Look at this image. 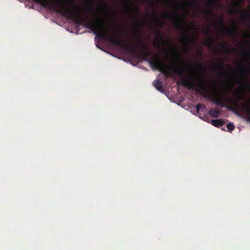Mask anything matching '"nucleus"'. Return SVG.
Segmentation results:
<instances>
[{
	"instance_id": "obj_26",
	"label": "nucleus",
	"mask_w": 250,
	"mask_h": 250,
	"mask_svg": "<svg viewBox=\"0 0 250 250\" xmlns=\"http://www.w3.org/2000/svg\"><path fill=\"white\" fill-rule=\"evenodd\" d=\"M249 10H250V7H249Z\"/></svg>"
},
{
	"instance_id": "obj_16",
	"label": "nucleus",
	"mask_w": 250,
	"mask_h": 250,
	"mask_svg": "<svg viewBox=\"0 0 250 250\" xmlns=\"http://www.w3.org/2000/svg\"><path fill=\"white\" fill-rule=\"evenodd\" d=\"M187 4L191 7L195 8L200 7V5L197 4V0H195L194 1H187Z\"/></svg>"
},
{
	"instance_id": "obj_22",
	"label": "nucleus",
	"mask_w": 250,
	"mask_h": 250,
	"mask_svg": "<svg viewBox=\"0 0 250 250\" xmlns=\"http://www.w3.org/2000/svg\"><path fill=\"white\" fill-rule=\"evenodd\" d=\"M143 0L145 2L150 3H151L153 5L154 4V1H153V0Z\"/></svg>"
},
{
	"instance_id": "obj_3",
	"label": "nucleus",
	"mask_w": 250,
	"mask_h": 250,
	"mask_svg": "<svg viewBox=\"0 0 250 250\" xmlns=\"http://www.w3.org/2000/svg\"><path fill=\"white\" fill-rule=\"evenodd\" d=\"M149 63L153 68L159 70L167 77L174 78L173 74L183 76V72L181 66L177 64L166 66L158 57L150 59Z\"/></svg>"
},
{
	"instance_id": "obj_11",
	"label": "nucleus",
	"mask_w": 250,
	"mask_h": 250,
	"mask_svg": "<svg viewBox=\"0 0 250 250\" xmlns=\"http://www.w3.org/2000/svg\"><path fill=\"white\" fill-rule=\"evenodd\" d=\"M221 47L227 53H229L231 51H235L234 48L231 47L229 45L224 43L221 44Z\"/></svg>"
},
{
	"instance_id": "obj_21",
	"label": "nucleus",
	"mask_w": 250,
	"mask_h": 250,
	"mask_svg": "<svg viewBox=\"0 0 250 250\" xmlns=\"http://www.w3.org/2000/svg\"><path fill=\"white\" fill-rule=\"evenodd\" d=\"M244 55L247 57L250 58V51H245Z\"/></svg>"
},
{
	"instance_id": "obj_9",
	"label": "nucleus",
	"mask_w": 250,
	"mask_h": 250,
	"mask_svg": "<svg viewBox=\"0 0 250 250\" xmlns=\"http://www.w3.org/2000/svg\"><path fill=\"white\" fill-rule=\"evenodd\" d=\"M212 68L214 71H220L221 74H224L226 73L224 69V63L222 61L216 64L213 65Z\"/></svg>"
},
{
	"instance_id": "obj_14",
	"label": "nucleus",
	"mask_w": 250,
	"mask_h": 250,
	"mask_svg": "<svg viewBox=\"0 0 250 250\" xmlns=\"http://www.w3.org/2000/svg\"><path fill=\"white\" fill-rule=\"evenodd\" d=\"M211 125L216 127L222 126L224 125V122L219 119L212 120Z\"/></svg>"
},
{
	"instance_id": "obj_25",
	"label": "nucleus",
	"mask_w": 250,
	"mask_h": 250,
	"mask_svg": "<svg viewBox=\"0 0 250 250\" xmlns=\"http://www.w3.org/2000/svg\"><path fill=\"white\" fill-rule=\"evenodd\" d=\"M177 84H180V81H178V82H177Z\"/></svg>"
},
{
	"instance_id": "obj_15",
	"label": "nucleus",
	"mask_w": 250,
	"mask_h": 250,
	"mask_svg": "<svg viewBox=\"0 0 250 250\" xmlns=\"http://www.w3.org/2000/svg\"><path fill=\"white\" fill-rule=\"evenodd\" d=\"M241 13L243 15V19H247L249 21H250V13L244 9H242L241 10Z\"/></svg>"
},
{
	"instance_id": "obj_19",
	"label": "nucleus",
	"mask_w": 250,
	"mask_h": 250,
	"mask_svg": "<svg viewBox=\"0 0 250 250\" xmlns=\"http://www.w3.org/2000/svg\"><path fill=\"white\" fill-rule=\"evenodd\" d=\"M150 15L152 18L154 19L156 21L159 22V20L155 12H153L152 13L150 14Z\"/></svg>"
},
{
	"instance_id": "obj_1",
	"label": "nucleus",
	"mask_w": 250,
	"mask_h": 250,
	"mask_svg": "<svg viewBox=\"0 0 250 250\" xmlns=\"http://www.w3.org/2000/svg\"><path fill=\"white\" fill-rule=\"evenodd\" d=\"M165 17L166 18L173 19L177 24V27L179 30L182 32L184 36L182 38V41L187 46H189L192 42L193 40L188 37V33L189 29H194V25L191 23L189 26L185 17L181 16L177 10L173 11L170 14H165Z\"/></svg>"
},
{
	"instance_id": "obj_10",
	"label": "nucleus",
	"mask_w": 250,
	"mask_h": 250,
	"mask_svg": "<svg viewBox=\"0 0 250 250\" xmlns=\"http://www.w3.org/2000/svg\"><path fill=\"white\" fill-rule=\"evenodd\" d=\"M244 0H234V4L235 5L234 8H232L229 10V12L230 14L237 13L238 12V8L240 6L241 3L243 2Z\"/></svg>"
},
{
	"instance_id": "obj_4",
	"label": "nucleus",
	"mask_w": 250,
	"mask_h": 250,
	"mask_svg": "<svg viewBox=\"0 0 250 250\" xmlns=\"http://www.w3.org/2000/svg\"><path fill=\"white\" fill-rule=\"evenodd\" d=\"M220 22L222 25V32L224 34L229 35H233L235 37L237 36L238 33V25L236 22L232 21V25L231 28H228L226 27L224 25V21L223 17L220 18Z\"/></svg>"
},
{
	"instance_id": "obj_12",
	"label": "nucleus",
	"mask_w": 250,
	"mask_h": 250,
	"mask_svg": "<svg viewBox=\"0 0 250 250\" xmlns=\"http://www.w3.org/2000/svg\"><path fill=\"white\" fill-rule=\"evenodd\" d=\"M154 87L160 92H164V87L162 84V82L160 80H157L154 82Z\"/></svg>"
},
{
	"instance_id": "obj_24",
	"label": "nucleus",
	"mask_w": 250,
	"mask_h": 250,
	"mask_svg": "<svg viewBox=\"0 0 250 250\" xmlns=\"http://www.w3.org/2000/svg\"><path fill=\"white\" fill-rule=\"evenodd\" d=\"M246 36H247V38H248V39H249V38H250V35H249V34H247V35H246Z\"/></svg>"
},
{
	"instance_id": "obj_7",
	"label": "nucleus",
	"mask_w": 250,
	"mask_h": 250,
	"mask_svg": "<svg viewBox=\"0 0 250 250\" xmlns=\"http://www.w3.org/2000/svg\"><path fill=\"white\" fill-rule=\"evenodd\" d=\"M218 0H209L208 1V7L206 10L205 16L206 17H212L213 15V12L212 10L211 9L210 6L216 4Z\"/></svg>"
},
{
	"instance_id": "obj_27",
	"label": "nucleus",
	"mask_w": 250,
	"mask_h": 250,
	"mask_svg": "<svg viewBox=\"0 0 250 250\" xmlns=\"http://www.w3.org/2000/svg\"><path fill=\"white\" fill-rule=\"evenodd\" d=\"M174 1H175L176 0H173Z\"/></svg>"
},
{
	"instance_id": "obj_5",
	"label": "nucleus",
	"mask_w": 250,
	"mask_h": 250,
	"mask_svg": "<svg viewBox=\"0 0 250 250\" xmlns=\"http://www.w3.org/2000/svg\"><path fill=\"white\" fill-rule=\"evenodd\" d=\"M156 39L158 42V43L156 46V47H160V43H159L160 41L163 42L168 44L172 48L175 54L178 58L180 57V54H179L177 48L175 46L172 45V44L169 41H167L166 42H164V40H163V36L160 32L157 31L156 34Z\"/></svg>"
},
{
	"instance_id": "obj_18",
	"label": "nucleus",
	"mask_w": 250,
	"mask_h": 250,
	"mask_svg": "<svg viewBox=\"0 0 250 250\" xmlns=\"http://www.w3.org/2000/svg\"><path fill=\"white\" fill-rule=\"evenodd\" d=\"M206 107L205 105L202 104H198L196 106L197 112H199L201 109H204Z\"/></svg>"
},
{
	"instance_id": "obj_2",
	"label": "nucleus",
	"mask_w": 250,
	"mask_h": 250,
	"mask_svg": "<svg viewBox=\"0 0 250 250\" xmlns=\"http://www.w3.org/2000/svg\"><path fill=\"white\" fill-rule=\"evenodd\" d=\"M181 83L185 87L194 89L203 95L205 96L208 90L206 80L202 77L194 74L190 75V79L182 77Z\"/></svg>"
},
{
	"instance_id": "obj_17",
	"label": "nucleus",
	"mask_w": 250,
	"mask_h": 250,
	"mask_svg": "<svg viewBox=\"0 0 250 250\" xmlns=\"http://www.w3.org/2000/svg\"><path fill=\"white\" fill-rule=\"evenodd\" d=\"M227 127L229 131L233 130L235 128L234 124L232 123H229L227 124Z\"/></svg>"
},
{
	"instance_id": "obj_13",
	"label": "nucleus",
	"mask_w": 250,
	"mask_h": 250,
	"mask_svg": "<svg viewBox=\"0 0 250 250\" xmlns=\"http://www.w3.org/2000/svg\"><path fill=\"white\" fill-rule=\"evenodd\" d=\"M208 114L212 117L217 118L219 117L220 113L216 108H211L208 111Z\"/></svg>"
},
{
	"instance_id": "obj_6",
	"label": "nucleus",
	"mask_w": 250,
	"mask_h": 250,
	"mask_svg": "<svg viewBox=\"0 0 250 250\" xmlns=\"http://www.w3.org/2000/svg\"><path fill=\"white\" fill-rule=\"evenodd\" d=\"M215 40L212 38H209L208 40L205 42L204 44L208 47L213 49L215 52L218 53L219 52V50L218 48L215 45Z\"/></svg>"
},
{
	"instance_id": "obj_20",
	"label": "nucleus",
	"mask_w": 250,
	"mask_h": 250,
	"mask_svg": "<svg viewBox=\"0 0 250 250\" xmlns=\"http://www.w3.org/2000/svg\"><path fill=\"white\" fill-rule=\"evenodd\" d=\"M87 11L89 13L92 14L94 12L93 7L92 5H89L87 8Z\"/></svg>"
},
{
	"instance_id": "obj_8",
	"label": "nucleus",
	"mask_w": 250,
	"mask_h": 250,
	"mask_svg": "<svg viewBox=\"0 0 250 250\" xmlns=\"http://www.w3.org/2000/svg\"><path fill=\"white\" fill-rule=\"evenodd\" d=\"M125 10L129 14H131L134 11L136 14H139V10L137 7L134 5L127 4L125 6Z\"/></svg>"
},
{
	"instance_id": "obj_23",
	"label": "nucleus",
	"mask_w": 250,
	"mask_h": 250,
	"mask_svg": "<svg viewBox=\"0 0 250 250\" xmlns=\"http://www.w3.org/2000/svg\"><path fill=\"white\" fill-rule=\"evenodd\" d=\"M99 0L102 3H104V0Z\"/></svg>"
}]
</instances>
